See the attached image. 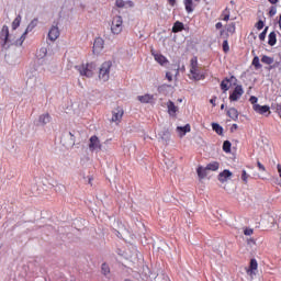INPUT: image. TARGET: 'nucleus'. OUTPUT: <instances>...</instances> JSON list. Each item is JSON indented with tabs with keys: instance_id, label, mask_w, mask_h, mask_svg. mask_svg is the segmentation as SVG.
I'll return each instance as SVG.
<instances>
[{
	"instance_id": "7ed1b4c3",
	"label": "nucleus",
	"mask_w": 281,
	"mask_h": 281,
	"mask_svg": "<svg viewBox=\"0 0 281 281\" xmlns=\"http://www.w3.org/2000/svg\"><path fill=\"white\" fill-rule=\"evenodd\" d=\"M76 69L79 71L80 76H83L85 78H93V74H95L98 69V64L97 63L82 64V65L76 66Z\"/></svg>"
},
{
	"instance_id": "13d9d810",
	"label": "nucleus",
	"mask_w": 281,
	"mask_h": 281,
	"mask_svg": "<svg viewBox=\"0 0 281 281\" xmlns=\"http://www.w3.org/2000/svg\"><path fill=\"white\" fill-rule=\"evenodd\" d=\"M221 109H222V110L225 109V104H222V105H221Z\"/></svg>"
},
{
	"instance_id": "ddd939ff",
	"label": "nucleus",
	"mask_w": 281,
	"mask_h": 281,
	"mask_svg": "<svg viewBox=\"0 0 281 281\" xmlns=\"http://www.w3.org/2000/svg\"><path fill=\"white\" fill-rule=\"evenodd\" d=\"M234 173H232V171L225 169L224 171L220 172L218 175V181L221 183H227V181H229V179H232Z\"/></svg>"
},
{
	"instance_id": "79ce46f5",
	"label": "nucleus",
	"mask_w": 281,
	"mask_h": 281,
	"mask_svg": "<svg viewBox=\"0 0 281 281\" xmlns=\"http://www.w3.org/2000/svg\"><path fill=\"white\" fill-rule=\"evenodd\" d=\"M48 71H50V74H56V71H58V66L50 65L49 68H48Z\"/></svg>"
},
{
	"instance_id": "f704fd0d",
	"label": "nucleus",
	"mask_w": 281,
	"mask_h": 281,
	"mask_svg": "<svg viewBox=\"0 0 281 281\" xmlns=\"http://www.w3.org/2000/svg\"><path fill=\"white\" fill-rule=\"evenodd\" d=\"M229 79H225L221 83V89L224 90V92L229 91Z\"/></svg>"
},
{
	"instance_id": "aec40b11",
	"label": "nucleus",
	"mask_w": 281,
	"mask_h": 281,
	"mask_svg": "<svg viewBox=\"0 0 281 281\" xmlns=\"http://www.w3.org/2000/svg\"><path fill=\"white\" fill-rule=\"evenodd\" d=\"M207 172H209V169L207 167H198L196 169V173H198V177L199 179H205V177H207Z\"/></svg>"
},
{
	"instance_id": "f8f14e48",
	"label": "nucleus",
	"mask_w": 281,
	"mask_h": 281,
	"mask_svg": "<svg viewBox=\"0 0 281 281\" xmlns=\"http://www.w3.org/2000/svg\"><path fill=\"white\" fill-rule=\"evenodd\" d=\"M58 36H60V30L58 29V25H53L50 30L48 31V38L49 41H57Z\"/></svg>"
},
{
	"instance_id": "a18cd8bd",
	"label": "nucleus",
	"mask_w": 281,
	"mask_h": 281,
	"mask_svg": "<svg viewBox=\"0 0 281 281\" xmlns=\"http://www.w3.org/2000/svg\"><path fill=\"white\" fill-rule=\"evenodd\" d=\"M247 245H249V247H256V239H254V238H248V239H247Z\"/></svg>"
},
{
	"instance_id": "c9c22d12",
	"label": "nucleus",
	"mask_w": 281,
	"mask_h": 281,
	"mask_svg": "<svg viewBox=\"0 0 281 281\" xmlns=\"http://www.w3.org/2000/svg\"><path fill=\"white\" fill-rule=\"evenodd\" d=\"M184 5H186V10L187 12H194V9H192V0H184Z\"/></svg>"
},
{
	"instance_id": "5701e85b",
	"label": "nucleus",
	"mask_w": 281,
	"mask_h": 281,
	"mask_svg": "<svg viewBox=\"0 0 281 281\" xmlns=\"http://www.w3.org/2000/svg\"><path fill=\"white\" fill-rule=\"evenodd\" d=\"M173 76H179V68H175V69H172L171 71H168L167 74H166V78H167V80L169 81V82H172V77Z\"/></svg>"
},
{
	"instance_id": "bf43d9fd",
	"label": "nucleus",
	"mask_w": 281,
	"mask_h": 281,
	"mask_svg": "<svg viewBox=\"0 0 281 281\" xmlns=\"http://www.w3.org/2000/svg\"><path fill=\"white\" fill-rule=\"evenodd\" d=\"M231 4L234 5V0L231 1Z\"/></svg>"
},
{
	"instance_id": "bb28decb",
	"label": "nucleus",
	"mask_w": 281,
	"mask_h": 281,
	"mask_svg": "<svg viewBox=\"0 0 281 281\" xmlns=\"http://www.w3.org/2000/svg\"><path fill=\"white\" fill-rule=\"evenodd\" d=\"M160 138L165 144H168V139H170V132L168 130H165L162 133L159 134Z\"/></svg>"
},
{
	"instance_id": "cd10ccee",
	"label": "nucleus",
	"mask_w": 281,
	"mask_h": 281,
	"mask_svg": "<svg viewBox=\"0 0 281 281\" xmlns=\"http://www.w3.org/2000/svg\"><path fill=\"white\" fill-rule=\"evenodd\" d=\"M182 30H183V23L177 21V22L173 24L172 32L177 34V32H182Z\"/></svg>"
},
{
	"instance_id": "4468645a",
	"label": "nucleus",
	"mask_w": 281,
	"mask_h": 281,
	"mask_svg": "<svg viewBox=\"0 0 281 281\" xmlns=\"http://www.w3.org/2000/svg\"><path fill=\"white\" fill-rule=\"evenodd\" d=\"M137 100L142 104H153V102H155V97L153 94H144V95H138Z\"/></svg>"
},
{
	"instance_id": "9b49d317",
	"label": "nucleus",
	"mask_w": 281,
	"mask_h": 281,
	"mask_svg": "<svg viewBox=\"0 0 281 281\" xmlns=\"http://www.w3.org/2000/svg\"><path fill=\"white\" fill-rule=\"evenodd\" d=\"M257 271H258V261L256 259H251L249 269H247L246 273L247 276H249V278L254 279V276H256Z\"/></svg>"
},
{
	"instance_id": "8fccbe9b",
	"label": "nucleus",
	"mask_w": 281,
	"mask_h": 281,
	"mask_svg": "<svg viewBox=\"0 0 281 281\" xmlns=\"http://www.w3.org/2000/svg\"><path fill=\"white\" fill-rule=\"evenodd\" d=\"M257 166H258L259 170H262V172H265V170H267V169L265 168V165L261 164L260 161L257 162Z\"/></svg>"
},
{
	"instance_id": "4c0bfd02",
	"label": "nucleus",
	"mask_w": 281,
	"mask_h": 281,
	"mask_svg": "<svg viewBox=\"0 0 281 281\" xmlns=\"http://www.w3.org/2000/svg\"><path fill=\"white\" fill-rule=\"evenodd\" d=\"M222 16L223 21H229V8H225V10L222 13Z\"/></svg>"
},
{
	"instance_id": "2f4dec72",
	"label": "nucleus",
	"mask_w": 281,
	"mask_h": 281,
	"mask_svg": "<svg viewBox=\"0 0 281 281\" xmlns=\"http://www.w3.org/2000/svg\"><path fill=\"white\" fill-rule=\"evenodd\" d=\"M261 63H263L265 65H273V57L263 55L261 58Z\"/></svg>"
},
{
	"instance_id": "ea45409f",
	"label": "nucleus",
	"mask_w": 281,
	"mask_h": 281,
	"mask_svg": "<svg viewBox=\"0 0 281 281\" xmlns=\"http://www.w3.org/2000/svg\"><path fill=\"white\" fill-rule=\"evenodd\" d=\"M269 30V26H267L262 33L259 34V38L261 41H265V38H267V31Z\"/></svg>"
},
{
	"instance_id": "b1692460",
	"label": "nucleus",
	"mask_w": 281,
	"mask_h": 281,
	"mask_svg": "<svg viewBox=\"0 0 281 281\" xmlns=\"http://www.w3.org/2000/svg\"><path fill=\"white\" fill-rule=\"evenodd\" d=\"M101 273L105 278H109V276H111V268L106 263H102V266H101Z\"/></svg>"
},
{
	"instance_id": "e433bc0d",
	"label": "nucleus",
	"mask_w": 281,
	"mask_h": 281,
	"mask_svg": "<svg viewBox=\"0 0 281 281\" xmlns=\"http://www.w3.org/2000/svg\"><path fill=\"white\" fill-rule=\"evenodd\" d=\"M252 65L254 67H256L257 69H261L262 65L260 64V58H258V56H255L252 59Z\"/></svg>"
},
{
	"instance_id": "3c124183",
	"label": "nucleus",
	"mask_w": 281,
	"mask_h": 281,
	"mask_svg": "<svg viewBox=\"0 0 281 281\" xmlns=\"http://www.w3.org/2000/svg\"><path fill=\"white\" fill-rule=\"evenodd\" d=\"M161 278L166 279L167 277L164 274H157V277L155 278V281H161Z\"/></svg>"
},
{
	"instance_id": "dca6fc26",
	"label": "nucleus",
	"mask_w": 281,
	"mask_h": 281,
	"mask_svg": "<svg viewBox=\"0 0 281 281\" xmlns=\"http://www.w3.org/2000/svg\"><path fill=\"white\" fill-rule=\"evenodd\" d=\"M167 109H168V113L171 117H175L177 115V111H179V108L177 105H175V102H172V101L167 102Z\"/></svg>"
},
{
	"instance_id": "a19ab883",
	"label": "nucleus",
	"mask_w": 281,
	"mask_h": 281,
	"mask_svg": "<svg viewBox=\"0 0 281 281\" xmlns=\"http://www.w3.org/2000/svg\"><path fill=\"white\" fill-rule=\"evenodd\" d=\"M247 179H249V175H247L246 170L241 171V180L244 181V183H247Z\"/></svg>"
},
{
	"instance_id": "423d86ee",
	"label": "nucleus",
	"mask_w": 281,
	"mask_h": 281,
	"mask_svg": "<svg viewBox=\"0 0 281 281\" xmlns=\"http://www.w3.org/2000/svg\"><path fill=\"white\" fill-rule=\"evenodd\" d=\"M123 27H124V20H122V16L115 15L111 22L112 34H122Z\"/></svg>"
},
{
	"instance_id": "f03ea898",
	"label": "nucleus",
	"mask_w": 281,
	"mask_h": 281,
	"mask_svg": "<svg viewBox=\"0 0 281 281\" xmlns=\"http://www.w3.org/2000/svg\"><path fill=\"white\" fill-rule=\"evenodd\" d=\"M190 80H203L205 79V74L199 67V61L196 60V57H193L190 60V74H189Z\"/></svg>"
},
{
	"instance_id": "412c9836",
	"label": "nucleus",
	"mask_w": 281,
	"mask_h": 281,
	"mask_svg": "<svg viewBox=\"0 0 281 281\" xmlns=\"http://www.w3.org/2000/svg\"><path fill=\"white\" fill-rule=\"evenodd\" d=\"M116 8H133V2L132 1H124V0H116L115 1Z\"/></svg>"
},
{
	"instance_id": "6e6d98bb",
	"label": "nucleus",
	"mask_w": 281,
	"mask_h": 281,
	"mask_svg": "<svg viewBox=\"0 0 281 281\" xmlns=\"http://www.w3.org/2000/svg\"><path fill=\"white\" fill-rule=\"evenodd\" d=\"M169 5H175L177 3V0H168Z\"/></svg>"
},
{
	"instance_id": "1a4fd4ad",
	"label": "nucleus",
	"mask_w": 281,
	"mask_h": 281,
	"mask_svg": "<svg viewBox=\"0 0 281 281\" xmlns=\"http://www.w3.org/2000/svg\"><path fill=\"white\" fill-rule=\"evenodd\" d=\"M243 93H245V90H243V86L235 87L233 93L229 95L231 102H238V99L243 98Z\"/></svg>"
},
{
	"instance_id": "72a5a7b5",
	"label": "nucleus",
	"mask_w": 281,
	"mask_h": 281,
	"mask_svg": "<svg viewBox=\"0 0 281 281\" xmlns=\"http://www.w3.org/2000/svg\"><path fill=\"white\" fill-rule=\"evenodd\" d=\"M224 153H232V143L229 140H225L223 144Z\"/></svg>"
},
{
	"instance_id": "6ab92c4d",
	"label": "nucleus",
	"mask_w": 281,
	"mask_h": 281,
	"mask_svg": "<svg viewBox=\"0 0 281 281\" xmlns=\"http://www.w3.org/2000/svg\"><path fill=\"white\" fill-rule=\"evenodd\" d=\"M49 122H52V116H49V114H42L38 117V124H41V126H45V124H49Z\"/></svg>"
},
{
	"instance_id": "393cba45",
	"label": "nucleus",
	"mask_w": 281,
	"mask_h": 281,
	"mask_svg": "<svg viewBox=\"0 0 281 281\" xmlns=\"http://www.w3.org/2000/svg\"><path fill=\"white\" fill-rule=\"evenodd\" d=\"M227 115L228 117H231L232 120H238V110H236L235 108H231L227 111Z\"/></svg>"
},
{
	"instance_id": "de8ad7c7",
	"label": "nucleus",
	"mask_w": 281,
	"mask_h": 281,
	"mask_svg": "<svg viewBox=\"0 0 281 281\" xmlns=\"http://www.w3.org/2000/svg\"><path fill=\"white\" fill-rule=\"evenodd\" d=\"M244 234H245V236H251V234H254V229H251V228H246V229L244 231Z\"/></svg>"
},
{
	"instance_id": "f3484780",
	"label": "nucleus",
	"mask_w": 281,
	"mask_h": 281,
	"mask_svg": "<svg viewBox=\"0 0 281 281\" xmlns=\"http://www.w3.org/2000/svg\"><path fill=\"white\" fill-rule=\"evenodd\" d=\"M190 131H191L190 124H187L184 126H178L176 128V132L178 133L179 137H186V134L190 133Z\"/></svg>"
},
{
	"instance_id": "c85d7f7f",
	"label": "nucleus",
	"mask_w": 281,
	"mask_h": 281,
	"mask_svg": "<svg viewBox=\"0 0 281 281\" xmlns=\"http://www.w3.org/2000/svg\"><path fill=\"white\" fill-rule=\"evenodd\" d=\"M21 25V15H18L12 22V32H16V27Z\"/></svg>"
},
{
	"instance_id": "37998d69",
	"label": "nucleus",
	"mask_w": 281,
	"mask_h": 281,
	"mask_svg": "<svg viewBox=\"0 0 281 281\" xmlns=\"http://www.w3.org/2000/svg\"><path fill=\"white\" fill-rule=\"evenodd\" d=\"M69 135H70V146H75L76 145V136L71 132H69Z\"/></svg>"
},
{
	"instance_id": "c03bdc74",
	"label": "nucleus",
	"mask_w": 281,
	"mask_h": 281,
	"mask_svg": "<svg viewBox=\"0 0 281 281\" xmlns=\"http://www.w3.org/2000/svg\"><path fill=\"white\" fill-rule=\"evenodd\" d=\"M223 49L224 52L227 54V52H229V44L227 43V40H225L223 42Z\"/></svg>"
},
{
	"instance_id": "4be33fe9",
	"label": "nucleus",
	"mask_w": 281,
	"mask_h": 281,
	"mask_svg": "<svg viewBox=\"0 0 281 281\" xmlns=\"http://www.w3.org/2000/svg\"><path fill=\"white\" fill-rule=\"evenodd\" d=\"M220 167H221V165L218 164V161H213V162H210L209 165H206V170L216 172V170H218Z\"/></svg>"
},
{
	"instance_id": "58836bf2",
	"label": "nucleus",
	"mask_w": 281,
	"mask_h": 281,
	"mask_svg": "<svg viewBox=\"0 0 281 281\" xmlns=\"http://www.w3.org/2000/svg\"><path fill=\"white\" fill-rule=\"evenodd\" d=\"M227 32L229 34H234L236 32V24L232 23V24H228L227 27H226Z\"/></svg>"
},
{
	"instance_id": "6e6552de",
	"label": "nucleus",
	"mask_w": 281,
	"mask_h": 281,
	"mask_svg": "<svg viewBox=\"0 0 281 281\" xmlns=\"http://www.w3.org/2000/svg\"><path fill=\"white\" fill-rule=\"evenodd\" d=\"M122 117H124V109H122L121 106H116L112 111L111 122H114L115 124H120V122H122Z\"/></svg>"
},
{
	"instance_id": "39448f33",
	"label": "nucleus",
	"mask_w": 281,
	"mask_h": 281,
	"mask_svg": "<svg viewBox=\"0 0 281 281\" xmlns=\"http://www.w3.org/2000/svg\"><path fill=\"white\" fill-rule=\"evenodd\" d=\"M111 67H113V63L109 61H104L100 69H99V78L100 80H103V82H106V80H109L110 76H111Z\"/></svg>"
},
{
	"instance_id": "c756f323",
	"label": "nucleus",
	"mask_w": 281,
	"mask_h": 281,
	"mask_svg": "<svg viewBox=\"0 0 281 281\" xmlns=\"http://www.w3.org/2000/svg\"><path fill=\"white\" fill-rule=\"evenodd\" d=\"M37 58H45L47 56V47H42L36 53Z\"/></svg>"
},
{
	"instance_id": "603ef678",
	"label": "nucleus",
	"mask_w": 281,
	"mask_h": 281,
	"mask_svg": "<svg viewBox=\"0 0 281 281\" xmlns=\"http://www.w3.org/2000/svg\"><path fill=\"white\" fill-rule=\"evenodd\" d=\"M250 102H251V104H256V102H258V98H256V97H250Z\"/></svg>"
},
{
	"instance_id": "20e7f679",
	"label": "nucleus",
	"mask_w": 281,
	"mask_h": 281,
	"mask_svg": "<svg viewBox=\"0 0 281 281\" xmlns=\"http://www.w3.org/2000/svg\"><path fill=\"white\" fill-rule=\"evenodd\" d=\"M121 256H123L125 260H130V262H138L142 260V254H139V250H137L135 246L125 249Z\"/></svg>"
},
{
	"instance_id": "f257e3e1",
	"label": "nucleus",
	"mask_w": 281,
	"mask_h": 281,
	"mask_svg": "<svg viewBox=\"0 0 281 281\" xmlns=\"http://www.w3.org/2000/svg\"><path fill=\"white\" fill-rule=\"evenodd\" d=\"M0 41L2 47H4V49H8L10 45H23V43L25 42V35L24 33L19 34L16 33V31H12V33L10 34V29H8L7 25H3L0 32Z\"/></svg>"
},
{
	"instance_id": "7c9ffc66",
	"label": "nucleus",
	"mask_w": 281,
	"mask_h": 281,
	"mask_svg": "<svg viewBox=\"0 0 281 281\" xmlns=\"http://www.w3.org/2000/svg\"><path fill=\"white\" fill-rule=\"evenodd\" d=\"M276 43H277L276 32H271V33L269 34L268 45H270L271 47H273V45H276Z\"/></svg>"
},
{
	"instance_id": "49530a36",
	"label": "nucleus",
	"mask_w": 281,
	"mask_h": 281,
	"mask_svg": "<svg viewBox=\"0 0 281 281\" xmlns=\"http://www.w3.org/2000/svg\"><path fill=\"white\" fill-rule=\"evenodd\" d=\"M257 30H262L265 27V22L262 20H259L258 23L256 24Z\"/></svg>"
},
{
	"instance_id": "5fc2aeb1",
	"label": "nucleus",
	"mask_w": 281,
	"mask_h": 281,
	"mask_svg": "<svg viewBox=\"0 0 281 281\" xmlns=\"http://www.w3.org/2000/svg\"><path fill=\"white\" fill-rule=\"evenodd\" d=\"M215 27H216V30H221V27H223V23H221V22L216 23Z\"/></svg>"
},
{
	"instance_id": "0eeeda50",
	"label": "nucleus",
	"mask_w": 281,
	"mask_h": 281,
	"mask_svg": "<svg viewBox=\"0 0 281 281\" xmlns=\"http://www.w3.org/2000/svg\"><path fill=\"white\" fill-rule=\"evenodd\" d=\"M89 150L91 153H99V150H106V148L102 147V143L98 136H91L88 144Z\"/></svg>"
},
{
	"instance_id": "864d4df0",
	"label": "nucleus",
	"mask_w": 281,
	"mask_h": 281,
	"mask_svg": "<svg viewBox=\"0 0 281 281\" xmlns=\"http://www.w3.org/2000/svg\"><path fill=\"white\" fill-rule=\"evenodd\" d=\"M210 103L213 105V106H216V98H213L210 100Z\"/></svg>"
},
{
	"instance_id": "473e14b6",
	"label": "nucleus",
	"mask_w": 281,
	"mask_h": 281,
	"mask_svg": "<svg viewBox=\"0 0 281 281\" xmlns=\"http://www.w3.org/2000/svg\"><path fill=\"white\" fill-rule=\"evenodd\" d=\"M212 128L217 133V135H222L223 133V126H220L218 123H212Z\"/></svg>"
},
{
	"instance_id": "09e8293b",
	"label": "nucleus",
	"mask_w": 281,
	"mask_h": 281,
	"mask_svg": "<svg viewBox=\"0 0 281 281\" xmlns=\"http://www.w3.org/2000/svg\"><path fill=\"white\" fill-rule=\"evenodd\" d=\"M238 131V124H233L231 127V133H236Z\"/></svg>"
},
{
	"instance_id": "a211bd4d",
	"label": "nucleus",
	"mask_w": 281,
	"mask_h": 281,
	"mask_svg": "<svg viewBox=\"0 0 281 281\" xmlns=\"http://www.w3.org/2000/svg\"><path fill=\"white\" fill-rule=\"evenodd\" d=\"M254 111H256V113H260V115L268 113L269 111V106L268 105H260V104H255L252 106Z\"/></svg>"
},
{
	"instance_id": "4d7b16f0",
	"label": "nucleus",
	"mask_w": 281,
	"mask_h": 281,
	"mask_svg": "<svg viewBox=\"0 0 281 281\" xmlns=\"http://www.w3.org/2000/svg\"><path fill=\"white\" fill-rule=\"evenodd\" d=\"M269 2H271L272 4L278 3V0H268Z\"/></svg>"
},
{
	"instance_id": "9d476101",
	"label": "nucleus",
	"mask_w": 281,
	"mask_h": 281,
	"mask_svg": "<svg viewBox=\"0 0 281 281\" xmlns=\"http://www.w3.org/2000/svg\"><path fill=\"white\" fill-rule=\"evenodd\" d=\"M104 49V40L102 37H97L93 43V54H102Z\"/></svg>"
},
{
	"instance_id": "2eb2a0df",
	"label": "nucleus",
	"mask_w": 281,
	"mask_h": 281,
	"mask_svg": "<svg viewBox=\"0 0 281 281\" xmlns=\"http://www.w3.org/2000/svg\"><path fill=\"white\" fill-rule=\"evenodd\" d=\"M156 63H159L162 67H166L168 65V59L166 58V56L159 54V53H151Z\"/></svg>"
},
{
	"instance_id": "a878e982",
	"label": "nucleus",
	"mask_w": 281,
	"mask_h": 281,
	"mask_svg": "<svg viewBox=\"0 0 281 281\" xmlns=\"http://www.w3.org/2000/svg\"><path fill=\"white\" fill-rule=\"evenodd\" d=\"M37 23H38V20L31 21V23L27 25L26 30L24 31V35L27 36V33L32 32V30L36 27Z\"/></svg>"
}]
</instances>
